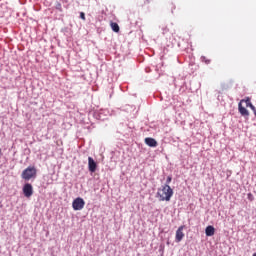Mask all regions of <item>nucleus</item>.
<instances>
[{
    "mask_svg": "<svg viewBox=\"0 0 256 256\" xmlns=\"http://www.w3.org/2000/svg\"><path fill=\"white\" fill-rule=\"evenodd\" d=\"M157 197L159 201H171V197H173V189L171 186L165 184L157 191Z\"/></svg>",
    "mask_w": 256,
    "mask_h": 256,
    "instance_id": "obj_1",
    "label": "nucleus"
},
{
    "mask_svg": "<svg viewBox=\"0 0 256 256\" xmlns=\"http://www.w3.org/2000/svg\"><path fill=\"white\" fill-rule=\"evenodd\" d=\"M21 177L24 181H31V179H35V177H37V168L34 166L27 167L22 171Z\"/></svg>",
    "mask_w": 256,
    "mask_h": 256,
    "instance_id": "obj_2",
    "label": "nucleus"
},
{
    "mask_svg": "<svg viewBox=\"0 0 256 256\" xmlns=\"http://www.w3.org/2000/svg\"><path fill=\"white\" fill-rule=\"evenodd\" d=\"M72 207L74 211H81V209L85 207V200H83L81 197L74 199L72 202Z\"/></svg>",
    "mask_w": 256,
    "mask_h": 256,
    "instance_id": "obj_3",
    "label": "nucleus"
},
{
    "mask_svg": "<svg viewBox=\"0 0 256 256\" xmlns=\"http://www.w3.org/2000/svg\"><path fill=\"white\" fill-rule=\"evenodd\" d=\"M22 191L24 197H27V199H29L33 196V185H31L30 183L24 184Z\"/></svg>",
    "mask_w": 256,
    "mask_h": 256,
    "instance_id": "obj_4",
    "label": "nucleus"
},
{
    "mask_svg": "<svg viewBox=\"0 0 256 256\" xmlns=\"http://www.w3.org/2000/svg\"><path fill=\"white\" fill-rule=\"evenodd\" d=\"M183 229H185V226H180L176 231V243H181L183 241V238L185 237V233H183Z\"/></svg>",
    "mask_w": 256,
    "mask_h": 256,
    "instance_id": "obj_5",
    "label": "nucleus"
},
{
    "mask_svg": "<svg viewBox=\"0 0 256 256\" xmlns=\"http://www.w3.org/2000/svg\"><path fill=\"white\" fill-rule=\"evenodd\" d=\"M88 169L91 173L97 171V162L92 157H88Z\"/></svg>",
    "mask_w": 256,
    "mask_h": 256,
    "instance_id": "obj_6",
    "label": "nucleus"
},
{
    "mask_svg": "<svg viewBox=\"0 0 256 256\" xmlns=\"http://www.w3.org/2000/svg\"><path fill=\"white\" fill-rule=\"evenodd\" d=\"M238 111H239L240 115H242L243 117H249V110H247V108L243 107L241 102L238 104Z\"/></svg>",
    "mask_w": 256,
    "mask_h": 256,
    "instance_id": "obj_7",
    "label": "nucleus"
},
{
    "mask_svg": "<svg viewBox=\"0 0 256 256\" xmlns=\"http://www.w3.org/2000/svg\"><path fill=\"white\" fill-rule=\"evenodd\" d=\"M144 142L148 145V147H157V140L151 137L145 138Z\"/></svg>",
    "mask_w": 256,
    "mask_h": 256,
    "instance_id": "obj_8",
    "label": "nucleus"
},
{
    "mask_svg": "<svg viewBox=\"0 0 256 256\" xmlns=\"http://www.w3.org/2000/svg\"><path fill=\"white\" fill-rule=\"evenodd\" d=\"M206 237H213L215 235V227L207 226L205 229Z\"/></svg>",
    "mask_w": 256,
    "mask_h": 256,
    "instance_id": "obj_9",
    "label": "nucleus"
},
{
    "mask_svg": "<svg viewBox=\"0 0 256 256\" xmlns=\"http://www.w3.org/2000/svg\"><path fill=\"white\" fill-rule=\"evenodd\" d=\"M110 26H111L112 31H114V33H119L120 28H119V24H117V22H111Z\"/></svg>",
    "mask_w": 256,
    "mask_h": 256,
    "instance_id": "obj_10",
    "label": "nucleus"
},
{
    "mask_svg": "<svg viewBox=\"0 0 256 256\" xmlns=\"http://www.w3.org/2000/svg\"><path fill=\"white\" fill-rule=\"evenodd\" d=\"M245 101L246 107H250V109H255V106L251 103L250 98H246L245 100H241L240 103H243Z\"/></svg>",
    "mask_w": 256,
    "mask_h": 256,
    "instance_id": "obj_11",
    "label": "nucleus"
},
{
    "mask_svg": "<svg viewBox=\"0 0 256 256\" xmlns=\"http://www.w3.org/2000/svg\"><path fill=\"white\" fill-rule=\"evenodd\" d=\"M202 61L206 63V65H209V63H211V60L207 59V57L205 56L202 57Z\"/></svg>",
    "mask_w": 256,
    "mask_h": 256,
    "instance_id": "obj_12",
    "label": "nucleus"
},
{
    "mask_svg": "<svg viewBox=\"0 0 256 256\" xmlns=\"http://www.w3.org/2000/svg\"><path fill=\"white\" fill-rule=\"evenodd\" d=\"M171 181H173V178L171 176H168L166 179V185H169V183H171Z\"/></svg>",
    "mask_w": 256,
    "mask_h": 256,
    "instance_id": "obj_13",
    "label": "nucleus"
},
{
    "mask_svg": "<svg viewBox=\"0 0 256 256\" xmlns=\"http://www.w3.org/2000/svg\"><path fill=\"white\" fill-rule=\"evenodd\" d=\"M253 199H254V198H253V194L248 193V200H249V201H253Z\"/></svg>",
    "mask_w": 256,
    "mask_h": 256,
    "instance_id": "obj_14",
    "label": "nucleus"
},
{
    "mask_svg": "<svg viewBox=\"0 0 256 256\" xmlns=\"http://www.w3.org/2000/svg\"><path fill=\"white\" fill-rule=\"evenodd\" d=\"M80 18H81L83 21H85L86 18H85V14H84L83 12L80 13Z\"/></svg>",
    "mask_w": 256,
    "mask_h": 256,
    "instance_id": "obj_15",
    "label": "nucleus"
},
{
    "mask_svg": "<svg viewBox=\"0 0 256 256\" xmlns=\"http://www.w3.org/2000/svg\"><path fill=\"white\" fill-rule=\"evenodd\" d=\"M56 9H58V11H63V8L61 7V4H58V5L56 6Z\"/></svg>",
    "mask_w": 256,
    "mask_h": 256,
    "instance_id": "obj_16",
    "label": "nucleus"
},
{
    "mask_svg": "<svg viewBox=\"0 0 256 256\" xmlns=\"http://www.w3.org/2000/svg\"><path fill=\"white\" fill-rule=\"evenodd\" d=\"M151 3V0H144V5H149Z\"/></svg>",
    "mask_w": 256,
    "mask_h": 256,
    "instance_id": "obj_17",
    "label": "nucleus"
},
{
    "mask_svg": "<svg viewBox=\"0 0 256 256\" xmlns=\"http://www.w3.org/2000/svg\"><path fill=\"white\" fill-rule=\"evenodd\" d=\"M252 111H253V113H254V115L256 117V108H255V106H254V109H252Z\"/></svg>",
    "mask_w": 256,
    "mask_h": 256,
    "instance_id": "obj_18",
    "label": "nucleus"
},
{
    "mask_svg": "<svg viewBox=\"0 0 256 256\" xmlns=\"http://www.w3.org/2000/svg\"><path fill=\"white\" fill-rule=\"evenodd\" d=\"M0 157H3V152H1V148H0Z\"/></svg>",
    "mask_w": 256,
    "mask_h": 256,
    "instance_id": "obj_19",
    "label": "nucleus"
},
{
    "mask_svg": "<svg viewBox=\"0 0 256 256\" xmlns=\"http://www.w3.org/2000/svg\"><path fill=\"white\" fill-rule=\"evenodd\" d=\"M253 256H256V253H254Z\"/></svg>",
    "mask_w": 256,
    "mask_h": 256,
    "instance_id": "obj_20",
    "label": "nucleus"
}]
</instances>
